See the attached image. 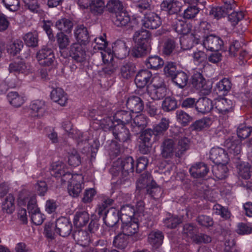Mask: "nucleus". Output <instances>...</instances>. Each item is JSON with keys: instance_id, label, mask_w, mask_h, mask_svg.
Instances as JSON below:
<instances>
[{"instance_id": "nucleus-35", "label": "nucleus", "mask_w": 252, "mask_h": 252, "mask_svg": "<svg viewBox=\"0 0 252 252\" xmlns=\"http://www.w3.org/2000/svg\"><path fill=\"white\" fill-rule=\"evenodd\" d=\"M121 221H126L127 220L133 219L132 217H135V209L133 207L126 205L122 206L119 212Z\"/></svg>"}, {"instance_id": "nucleus-41", "label": "nucleus", "mask_w": 252, "mask_h": 252, "mask_svg": "<svg viewBox=\"0 0 252 252\" xmlns=\"http://www.w3.org/2000/svg\"><path fill=\"white\" fill-rule=\"evenodd\" d=\"M225 163L217 164L213 167L212 172L214 175L219 180L224 179L227 175L228 169Z\"/></svg>"}, {"instance_id": "nucleus-13", "label": "nucleus", "mask_w": 252, "mask_h": 252, "mask_svg": "<svg viewBox=\"0 0 252 252\" xmlns=\"http://www.w3.org/2000/svg\"><path fill=\"white\" fill-rule=\"evenodd\" d=\"M143 26L149 29H156L161 24L160 17L154 12H150L145 15L142 20Z\"/></svg>"}, {"instance_id": "nucleus-25", "label": "nucleus", "mask_w": 252, "mask_h": 252, "mask_svg": "<svg viewBox=\"0 0 252 252\" xmlns=\"http://www.w3.org/2000/svg\"><path fill=\"white\" fill-rule=\"evenodd\" d=\"M196 110L201 113L205 114L209 112L214 109L212 101L207 97L200 98L195 103Z\"/></svg>"}, {"instance_id": "nucleus-44", "label": "nucleus", "mask_w": 252, "mask_h": 252, "mask_svg": "<svg viewBox=\"0 0 252 252\" xmlns=\"http://www.w3.org/2000/svg\"><path fill=\"white\" fill-rule=\"evenodd\" d=\"M160 7L161 10L167 11L169 14H174L180 10V6L177 5L176 1L171 0L163 1Z\"/></svg>"}, {"instance_id": "nucleus-38", "label": "nucleus", "mask_w": 252, "mask_h": 252, "mask_svg": "<svg viewBox=\"0 0 252 252\" xmlns=\"http://www.w3.org/2000/svg\"><path fill=\"white\" fill-rule=\"evenodd\" d=\"M173 27L177 33L181 34H187L191 30L190 25L182 20H176Z\"/></svg>"}, {"instance_id": "nucleus-22", "label": "nucleus", "mask_w": 252, "mask_h": 252, "mask_svg": "<svg viewBox=\"0 0 252 252\" xmlns=\"http://www.w3.org/2000/svg\"><path fill=\"white\" fill-rule=\"evenodd\" d=\"M126 104L127 108L133 113H139L144 109V104L141 98L137 96L129 97Z\"/></svg>"}, {"instance_id": "nucleus-21", "label": "nucleus", "mask_w": 252, "mask_h": 252, "mask_svg": "<svg viewBox=\"0 0 252 252\" xmlns=\"http://www.w3.org/2000/svg\"><path fill=\"white\" fill-rule=\"evenodd\" d=\"M134 218L132 220H127L126 221H122L121 228L123 232L127 236H131L136 234L139 230V225L137 221Z\"/></svg>"}, {"instance_id": "nucleus-51", "label": "nucleus", "mask_w": 252, "mask_h": 252, "mask_svg": "<svg viewBox=\"0 0 252 252\" xmlns=\"http://www.w3.org/2000/svg\"><path fill=\"white\" fill-rule=\"evenodd\" d=\"M89 6L92 13L100 14L103 12L104 2L102 0H91Z\"/></svg>"}, {"instance_id": "nucleus-24", "label": "nucleus", "mask_w": 252, "mask_h": 252, "mask_svg": "<svg viewBox=\"0 0 252 252\" xmlns=\"http://www.w3.org/2000/svg\"><path fill=\"white\" fill-rule=\"evenodd\" d=\"M74 35L78 43L86 44L89 41V32L83 25H79L75 27Z\"/></svg>"}, {"instance_id": "nucleus-16", "label": "nucleus", "mask_w": 252, "mask_h": 252, "mask_svg": "<svg viewBox=\"0 0 252 252\" xmlns=\"http://www.w3.org/2000/svg\"><path fill=\"white\" fill-rule=\"evenodd\" d=\"M112 133L115 139L124 142L130 139V134L129 130L123 125L117 124L112 129Z\"/></svg>"}, {"instance_id": "nucleus-9", "label": "nucleus", "mask_w": 252, "mask_h": 252, "mask_svg": "<svg viewBox=\"0 0 252 252\" xmlns=\"http://www.w3.org/2000/svg\"><path fill=\"white\" fill-rule=\"evenodd\" d=\"M214 109L219 113L225 115L233 111L234 104L232 100L226 98L216 99L214 104Z\"/></svg>"}, {"instance_id": "nucleus-31", "label": "nucleus", "mask_w": 252, "mask_h": 252, "mask_svg": "<svg viewBox=\"0 0 252 252\" xmlns=\"http://www.w3.org/2000/svg\"><path fill=\"white\" fill-rule=\"evenodd\" d=\"M163 238L164 236L161 231L154 230L148 235V241L153 247L157 248L162 244Z\"/></svg>"}, {"instance_id": "nucleus-20", "label": "nucleus", "mask_w": 252, "mask_h": 252, "mask_svg": "<svg viewBox=\"0 0 252 252\" xmlns=\"http://www.w3.org/2000/svg\"><path fill=\"white\" fill-rule=\"evenodd\" d=\"M151 34L146 30L141 29L135 32L133 36V39L136 44H141L148 47L151 40Z\"/></svg>"}, {"instance_id": "nucleus-3", "label": "nucleus", "mask_w": 252, "mask_h": 252, "mask_svg": "<svg viewBox=\"0 0 252 252\" xmlns=\"http://www.w3.org/2000/svg\"><path fill=\"white\" fill-rule=\"evenodd\" d=\"M152 85L148 86L147 93L143 94V98L149 100L148 97L153 100H158L163 98L166 94V89L163 80L158 76L152 78Z\"/></svg>"}, {"instance_id": "nucleus-36", "label": "nucleus", "mask_w": 252, "mask_h": 252, "mask_svg": "<svg viewBox=\"0 0 252 252\" xmlns=\"http://www.w3.org/2000/svg\"><path fill=\"white\" fill-rule=\"evenodd\" d=\"M90 219L89 215L86 211L77 212L74 217L73 222L77 227L85 225Z\"/></svg>"}, {"instance_id": "nucleus-18", "label": "nucleus", "mask_w": 252, "mask_h": 252, "mask_svg": "<svg viewBox=\"0 0 252 252\" xmlns=\"http://www.w3.org/2000/svg\"><path fill=\"white\" fill-rule=\"evenodd\" d=\"M30 109L33 116L40 117L42 116L46 111V105L44 101L36 99L31 102Z\"/></svg>"}, {"instance_id": "nucleus-12", "label": "nucleus", "mask_w": 252, "mask_h": 252, "mask_svg": "<svg viewBox=\"0 0 252 252\" xmlns=\"http://www.w3.org/2000/svg\"><path fill=\"white\" fill-rule=\"evenodd\" d=\"M223 44V41L219 37L212 34L208 35L203 41L204 47L210 51H219Z\"/></svg>"}, {"instance_id": "nucleus-45", "label": "nucleus", "mask_w": 252, "mask_h": 252, "mask_svg": "<svg viewBox=\"0 0 252 252\" xmlns=\"http://www.w3.org/2000/svg\"><path fill=\"white\" fill-rule=\"evenodd\" d=\"M113 244L116 248L125 249L128 244V236L123 232L118 234L114 237Z\"/></svg>"}, {"instance_id": "nucleus-19", "label": "nucleus", "mask_w": 252, "mask_h": 252, "mask_svg": "<svg viewBox=\"0 0 252 252\" xmlns=\"http://www.w3.org/2000/svg\"><path fill=\"white\" fill-rule=\"evenodd\" d=\"M152 73L148 70H141L136 74L135 83L138 88H143L149 82L152 83Z\"/></svg>"}, {"instance_id": "nucleus-49", "label": "nucleus", "mask_w": 252, "mask_h": 252, "mask_svg": "<svg viewBox=\"0 0 252 252\" xmlns=\"http://www.w3.org/2000/svg\"><path fill=\"white\" fill-rule=\"evenodd\" d=\"M239 176L245 179H248L251 176L250 165L247 162H241L237 165Z\"/></svg>"}, {"instance_id": "nucleus-30", "label": "nucleus", "mask_w": 252, "mask_h": 252, "mask_svg": "<svg viewBox=\"0 0 252 252\" xmlns=\"http://www.w3.org/2000/svg\"><path fill=\"white\" fill-rule=\"evenodd\" d=\"M132 116L130 112L125 110H120L117 112L114 116L113 119L117 124L120 125L131 124Z\"/></svg>"}, {"instance_id": "nucleus-42", "label": "nucleus", "mask_w": 252, "mask_h": 252, "mask_svg": "<svg viewBox=\"0 0 252 252\" xmlns=\"http://www.w3.org/2000/svg\"><path fill=\"white\" fill-rule=\"evenodd\" d=\"M172 80L179 88H183L188 84L189 76L188 74L184 71H177Z\"/></svg>"}, {"instance_id": "nucleus-2", "label": "nucleus", "mask_w": 252, "mask_h": 252, "mask_svg": "<svg viewBox=\"0 0 252 252\" xmlns=\"http://www.w3.org/2000/svg\"><path fill=\"white\" fill-rule=\"evenodd\" d=\"M134 159L131 157L120 158L114 162L111 172L113 176L126 177L134 169Z\"/></svg>"}, {"instance_id": "nucleus-15", "label": "nucleus", "mask_w": 252, "mask_h": 252, "mask_svg": "<svg viewBox=\"0 0 252 252\" xmlns=\"http://www.w3.org/2000/svg\"><path fill=\"white\" fill-rule=\"evenodd\" d=\"M95 112V111L94 110L93 111L90 112L89 114V116L93 119L94 121H96V124H99V126L101 128L103 129L104 131L108 130H112V129L114 127V126L116 125L115 123L116 122L113 119V118H112L110 117H106L103 119L99 120L97 117H94V114ZM95 122L93 123L94 125Z\"/></svg>"}, {"instance_id": "nucleus-62", "label": "nucleus", "mask_w": 252, "mask_h": 252, "mask_svg": "<svg viewBox=\"0 0 252 252\" xmlns=\"http://www.w3.org/2000/svg\"><path fill=\"white\" fill-rule=\"evenodd\" d=\"M200 8L197 6H189L188 7L184 10V18L185 19H192L199 12Z\"/></svg>"}, {"instance_id": "nucleus-11", "label": "nucleus", "mask_w": 252, "mask_h": 252, "mask_svg": "<svg viewBox=\"0 0 252 252\" xmlns=\"http://www.w3.org/2000/svg\"><path fill=\"white\" fill-rule=\"evenodd\" d=\"M210 159L215 163H226L228 160L227 154L220 147L212 148L210 152Z\"/></svg>"}, {"instance_id": "nucleus-64", "label": "nucleus", "mask_w": 252, "mask_h": 252, "mask_svg": "<svg viewBox=\"0 0 252 252\" xmlns=\"http://www.w3.org/2000/svg\"><path fill=\"white\" fill-rule=\"evenodd\" d=\"M210 14L215 18L219 19L225 16L228 13L226 12V10L223 7L220 6L212 8L210 11Z\"/></svg>"}, {"instance_id": "nucleus-47", "label": "nucleus", "mask_w": 252, "mask_h": 252, "mask_svg": "<svg viewBox=\"0 0 252 252\" xmlns=\"http://www.w3.org/2000/svg\"><path fill=\"white\" fill-rule=\"evenodd\" d=\"M191 83L196 89L201 90L204 87L205 80L201 73L196 72L191 76Z\"/></svg>"}, {"instance_id": "nucleus-52", "label": "nucleus", "mask_w": 252, "mask_h": 252, "mask_svg": "<svg viewBox=\"0 0 252 252\" xmlns=\"http://www.w3.org/2000/svg\"><path fill=\"white\" fill-rule=\"evenodd\" d=\"M211 124V119L208 117H205L196 121L192 125V126L194 129L201 130L204 128L209 127Z\"/></svg>"}, {"instance_id": "nucleus-10", "label": "nucleus", "mask_w": 252, "mask_h": 252, "mask_svg": "<svg viewBox=\"0 0 252 252\" xmlns=\"http://www.w3.org/2000/svg\"><path fill=\"white\" fill-rule=\"evenodd\" d=\"M81 44L78 42L73 43L70 47L69 55L77 63H82L86 60V52Z\"/></svg>"}, {"instance_id": "nucleus-60", "label": "nucleus", "mask_w": 252, "mask_h": 252, "mask_svg": "<svg viewBox=\"0 0 252 252\" xmlns=\"http://www.w3.org/2000/svg\"><path fill=\"white\" fill-rule=\"evenodd\" d=\"M148 51V46L136 44L132 50L131 54L134 57L140 58L146 55Z\"/></svg>"}, {"instance_id": "nucleus-5", "label": "nucleus", "mask_w": 252, "mask_h": 252, "mask_svg": "<svg viewBox=\"0 0 252 252\" xmlns=\"http://www.w3.org/2000/svg\"><path fill=\"white\" fill-rule=\"evenodd\" d=\"M50 174L56 178H60L62 183L69 180L72 175L67 171L65 164L62 161H58L52 164Z\"/></svg>"}, {"instance_id": "nucleus-28", "label": "nucleus", "mask_w": 252, "mask_h": 252, "mask_svg": "<svg viewBox=\"0 0 252 252\" xmlns=\"http://www.w3.org/2000/svg\"><path fill=\"white\" fill-rule=\"evenodd\" d=\"M51 98L61 106L65 105L67 102V96L63 90L60 88L54 89L51 93Z\"/></svg>"}, {"instance_id": "nucleus-58", "label": "nucleus", "mask_w": 252, "mask_h": 252, "mask_svg": "<svg viewBox=\"0 0 252 252\" xmlns=\"http://www.w3.org/2000/svg\"><path fill=\"white\" fill-rule=\"evenodd\" d=\"M252 131L251 126H247L244 124H241L237 128V136L239 138L244 139L249 137Z\"/></svg>"}, {"instance_id": "nucleus-39", "label": "nucleus", "mask_w": 252, "mask_h": 252, "mask_svg": "<svg viewBox=\"0 0 252 252\" xmlns=\"http://www.w3.org/2000/svg\"><path fill=\"white\" fill-rule=\"evenodd\" d=\"M73 22L66 18H63L57 21L55 27L62 32L70 33L73 28Z\"/></svg>"}, {"instance_id": "nucleus-27", "label": "nucleus", "mask_w": 252, "mask_h": 252, "mask_svg": "<svg viewBox=\"0 0 252 252\" xmlns=\"http://www.w3.org/2000/svg\"><path fill=\"white\" fill-rule=\"evenodd\" d=\"M174 152L176 153V148L173 139H165L162 144V156L165 158H171L173 156Z\"/></svg>"}, {"instance_id": "nucleus-46", "label": "nucleus", "mask_w": 252, "mask_h": 252, "mask_svg": "<svg viewBox=\"0 0 252 252\" xmlns=\"http://www.w3.org/2000/svg\"><path fill=\"white\" fill-rule=\"evenodd\" d=\"M7 97L9 103L16 107H20L24 102L23 97L20 95L17 92H9Z\"/></svg>"}, {"instance_id": "nucleus-26", "label": "nucleus", "mask_w": 252, "mask_h": 252, "mask_svg": "<svg viewBox=\"0 0 252 252\" xmlns=\"http://www.w3.org/2000/svg\"><path fill=\"white\" fill-rule=\"evenodd\" d=\"M113 52L118 58L122 59L128 55L129 50L124 41L118 40L113 46Z\"/></svg>"}, {"instance_id": "nucleus-63", "label": "nucleus", "mask_w": 252, "mask_h": 252, "mask_svg": "<svg viewBox=\"0 0 252 252\" xmlns=\"http://www.w3.org/2000/svg\"><path fill=\"white\" fill-rule=\"evenodd\" d=\"M169 124V121L168 119L162 118L159 123L155 126L154 128V132H156L157 134L163 132L168 129Z\"/></svg>"}, {"instance_id": "nucleus-40", "label": "nucleus", "mask_w": 252, "mask_h": 252, "mask_svg": "<svg viewBox=\"0 0 252 252\" xmlns=\"http://www.w3.org/2000/svg\"><path fill=\"white\" fill-rule=\"evenodd\" d=\"M163 64V60L158 56L149 57L145 61L146 67L153 69L160 68Z\"/></svg>"}, {"instance_id": "nucleus-1", "label": "nucleus", "mask_w": 252, "mask_h": 252, "mask_svg": "<svg viewBox=\"0 0 252 252\" xmlns=\"http://www.w3.org/2000/svg\"><path fill=\"white\" fill-rule=\"evenodd\" d=\"M18 203L20 206H25L27 204L31 220L34 224L38 225L43 223L44 215L41 213L37 206L35 196L31 191L26 189L21 191L19 194Z\"/></svg>"}, {"instance_id": "nucleus-6", "label": "nucleus", "mask_w": 252, "mask_h": 252, "mask_svg": "<svg viewBox=\"0 0 252 252\" xmlns=\"http://www.w3.org/2000/svg\"><path fill=\"white\" fill-rule=\"evenodd\" d=\"M36 57L39 64L43 66L52 65L55 60L53 51L46 46H43L37 52Z\"/></svg>"}, {"instance_id": "nucleus-8", "label": "nucleus", "mask_w": 252, "mask_h": 252, "mask_svg": "<svg viewBox=\"0 0 252 252\" xmlns=\"http://www.w3.org/2000/svg\"><path fill=\"white\" fill-rule=\"evenodd\" d=\"M72 230L71 222L64 217L60 218L57 220L55 223V232L62 237L68 236Z\"/></svg>"}, {"instance_id": "nucleus-14", "label": "nucleus", "mask_w": 252, "mask_h": 252, "mask_svg": "<svg viewBox=\"0 0 252 252\" xmlns=\"http://www.w3.org/2000/svg\"><path fill=\"white\" fill-rule=\"evenodd\" d=\"M241 140L236 136H232L224 142V147L230 154L238 155L241 152Z\"/></svg>"}, {"instance_id": "nucleus-4", "label": "nucleus", "mask_w": 252, "mask_h": 252, "mask_svg": "<svg viewBox=\"0 0 252 252\" xmlns=\"http://www.w3.org/2000/svg\"><path fill=\"white\" fill-rule=\"evenodd\" d=\"M138 188L143 189L146 188L147 193L152 196L155 195V192L160 191V189L157 186L156 183L154 181L150 173L146 172L142 174L137 181Z\"/></svg>"}, {"instance_id": "nucleus-23", "label": "nucleus", "mask_w": 252, "mask_h": 252, "mask_svg": "<svg viewBox=\"0 0 252 252\" xmlns=\"http://www.w3.org/2000/svg\"><path fill=\"white\" fill-rule=\"evenodd\" d=\"M189 171L192 177L199 178L206 176L209 171V169L203 162H199L192 165Z\"/></svg>"}, {"instance_id": "nucleus-17", "label": "nucleus", "mask_w": 252, "mask_h": 252, "mask_svg": "<svg viewBox=\"0 0 252 252\" xmlns=\"http://www.w3.org/2000/svg\"><path fill=\"white\" fill-rule=\"evenodd\" d=\"M147 125L146 117L143 114L136 116L131 122V130L134 134L141 132Z\"/></svg>"}, {"instance_id": "nucleus-61", "label": "nucleus", "mask_w": 252, "mask_h": 252, "mask_svg": "<svg viewBox=\"0 0 252 252\" xmlns=\"http://www.w3.org/2000/svg\"><path fill=\"white\" fill-rule=\"evenodd\" d=\"M144 203L143 201L140 199L136 202V209H135V217L137 221H142L144 217Z\"/></svg>"}, {"instance_id": "nucleus-57", "label": "nucleus", "mask_w": 252, "mask_h": 252, "mask_svg": "<svg viewBox=\"0 0 252 252\" xmlns=\"http://www.w3.org/2000/svg\"><path fill=\"white\" fill-rule=\"evenodd\" d=\"M57 40L60 50L65 49L70 43L68 37L62 32L57 34Z\"/></svg>"}, {"instance_id": "nucleus-33", "label": "nucleus", "mask_w": 252, "mask_h": 252, "mask_svg": "<svg viewBox=\"0 0 252 252\" xmlns=\"http://www.w3.org/2000/svg\"><path fill=\"white\" fill-rule=\"evenodd\" d=\"M73 236L74 240L83 246L89 245L91 241L90 234L85 230L76 231L73 233Z\"/></svg>"}, {"instance_id": "nucleus-53", "label": "nucleus", "mask_w": 252, "mask_h": 252, "mask_svg": "<svg viewBox=\"0 0 252 252\" xmlns=\"http://www.w3.org/2000/svg\"><path fill=\"white\" fill-rule=\"evenodd\" d=\"M177 106L176 100L171 97H166L162 103V108L166 112L173 111L177 108Z\"/></svg>"}, {"instance_id": "nucleus-54", "label": "nucleus", "mask_w": 252, "mask_h": 252, "mask_svg": "<svg viewBox=\"0 0 252 252\" xmlns=\"http://www.w3.org/2000/svg\"><path fill=\"white\" fill-rule=\"evenodd\" d=\"M213 209L216 214L220 215L225 220L229 219L231 217V213L228 209L220 204H215Z\"/></svg>"}, {"instance_id": "nucleus-55", "label": "nucleus", "mask_w": 252, "mask_h": 252, "mask_svg": "<svg viewBox=\"0 0 252 252\" xmlns=\"http://www.w3.org/2000/svg\"><path fill=\"white\" fill-rule=\"evenodd\" d=\"M177 121L183 126H187L192 121V118L182 110H178L176 112Z\"/></svg>"}, {"instance_id": "nucleus-29", "label": "nucleus", "mask_w": 252, "mask_h": 252, "mask_svg": "<svg viewBox=\"0 0 252 252\" xmlns=\"http://www.w3.org/2000/svg\"><path fill=\"white\" fill-rule=\"evenodd\" d=\"M120 219V216L119 212L113 208L107 211V214L103 217L104 223L109 227H114L119 221Z\"/></svg>"}, {"instance_id": "nucleus-37", "label": "nucleus", "mask_w": 252, "mask_h": 252, "mask_svg": "<svg viewBox=\"0 0 252 252\" xmlns=\"http://www.w3.org/2000/svg\"><path fill=\"white\" fill-rule=\"evenodd\" d=\"M2 210L7 214H11L15 210V197L9 194L3 200L1 204Z\"/></svg>"}, {"instance_id": "nucleus-7", "label": "nucleus", "mask_w": 252, "mask_h": 252, "mask_svg": "<svg viewBox=\"0 0 252 252\" xmlns=\"http://www.w3.org/2000/svg\"><path fill=\"white\" fill-rule=\"evenodd\" d=\"M71 181L69 182L68 191L69 194L73 197L78 196L84 188L83 177L82 175H74L71 177Z\"/></svg>"}, {"instance_id": "nucleus-34", "label": "nucleus", "mask_w": 252, "mask_h": 252, "mask_svg": "<svg viewBox=\"0 0 252 252\" xmlns=\"http://www.w3.org/2000/svg\"><path fill=\"white\" fill-rule=\"evenodd\" d=\"M113 21L117 27H123L130 23V18L127 13L122 11L116 14Z\"/></svg>"}, {"instance_id": "nucleus-59", "label": "nucleus", "mask_w": 252, "mask_h": 252, "mask_svg": "<svg viewBox=\"0 0 252 252\" xmlns=\"http://www.w3.org/2000/svg\"><path fill=\"white\" fill-rule=\"evenodd\" d=\"M163 223L167 227L174 228L181 223V220L177 216L169 215L163 220Z\"/></svg>"}, {"instance_id": "nucleus-32", "label": "nucleus", "mask_w": 252, "mask_h": 252, "mask_svg": "<svg viewBox=\"0 0 252 252\" xmlns=\"http://www.w3.org/2000/svg\"><path fill=\"white\" fill-rule=\"evenodd\" d=\"M190 140L186 137L180 135L178 142L176 148V156L181 157L189 148Z\"/></svg>"}, {"instance_id": "nucleus-48", "label": "nucleus", "mask_w": 252, "mask_h": 252, "mask_svg": "<svg viewBox=\"0 0 252 252\" xmlns=\"http://www.w3.org/2000/svg\"><path fill=\"white\" fill-rule=\"evenodd\" d=\"M232 84L229 79L223 78L216 84L215 89L218 91L219 93L224 94L230 90Z\"/></svg>"}, {"instance_id": "nucleus-50", "label": "nucleus", "mask_w": 252, "mask_h": 252, "mask_svg": "<svg viewBox=\"0 0 252 252\" xmlns=\"http://www.w3.org/2000/svg\"><path fill=\"white\" fill-rule=\"evenodd\" d=\"M106 8L108 10L115 14L123 11V5L119 0H109L107 3Z\"/></svg>"}, {"instance_id": "nucleus-43", "label": "nucleus", "mask_w": 252, "mask_h": 252, "mask_svg": "<svg viewBox=\"0 0 252 252\" xmlns=\"http://www.w3.org/2000/svg\"><path fill=\"white\" fill-rule=\"evenodd\" d=\"M135 72V66L130 63H126L122 65L120 69L121 76L125 79L131 78Z\"/></svg>"}, {"instance_id": "nucleus-56", "label": "nucleus", "mask_w": 252, "mask_h": 252, "mask_svg": "<svg viewBox=\"0 0 252 252\" xmlns=\"http://www.w3.org/2000/svg\"><path fill=\"white\" fill-rule=\"evenodd\" d=\"M26 44L29 47H35L38 44V35L36 32H29L24 36Z\"/></svg>"}]
</instances>
